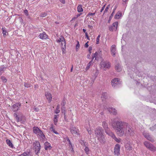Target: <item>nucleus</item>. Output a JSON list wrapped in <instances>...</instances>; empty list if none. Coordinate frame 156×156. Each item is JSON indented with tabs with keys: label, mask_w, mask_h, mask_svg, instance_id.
Returning <instances> with one entry per match:
<instances>
[{
	"label": "nucleus",
	"mask_w": 156,
	"mask_h": 156,
	"mask_svg": "<svg viewBox=\"0 0 156 156\" xmlns=\"http://www.w3.org/2000/svg\"><path fill=\"white\" fill-rule=\"evenodd\" d=\"M129 0H122L123 2V4H127V2Z\"/></svg>",
	"instance_id": "57"
},
{
	"label": "nucleus",
	"mask_w": 156,
	"mask_h": 156,
	"mask_svg": "<svg viewBox=\"0 0 156 156\" xmlns=\"http://www.w3.org/2000/svg\"><path fill=\"white\" fill-rule=\"evenodd\" d=\"M101 67L105 68H108L110 66V63L108 62L101 61Z\"/></svg>",
	"instance_id": "10"
},
{
	"label": "nucleus",
	"mask_w": 156,
	"mask_h": 156,
	"mask_svg": "<svg viewBox=\"0 0 156 156\" xmlns=\"http://www.w3.org/2000/svg\"><path fill=\"white\" fill-rule=\"evenodd\" d=\"M98 138V140L99 142L101 144H104L106 142V139L104 135L99 136Z\"/></svg>",
	"instance_id": "9"
},
{
	"label": "nucleus",
	"mask_w": 156,
	"mask_h": 156,
	"mask_svg": "<svg viewBox=\"0 0 156 156\" xmlns=\"http://www.w3.org/2000/svg\"><path fill=\"white\" fill-rule=\"evenodd\" d=\"M65 39L64 37L62 36H61L58 39L56 40V41L58 43L60 42L61 43L62 42V41H63V39Z\"/></svg>",
	"instance_id": "30"
},
{
	"label": "nucleus",
	"mask_w": 156,
	"mask_h": 156,
	"mask_svg": "<svg viewBox=\"0 0 156 156\" xmlns=\"http://www.w3.org/2000/svg\"><path fill=\"white\" fill-rule=\"evenodd\" d=\"M24 85L25 87L27 88L30 87H31V85L28 83H25Z\"/></svg>",
	"instance_id": "41"
},
{
	"label": "nucleus",
	"mask_w": 156,
	"mask_h": 156,
	"mask_svg": "<svg viewBox=\"0 0 156 156\" xmlns=\"http://www.w3.org/2000/svg\"><path fill=\"white\" fill-rule=\"evenodd\" d=\"M145 146L148 148L150 146V145L151 144L147 141H145L144 143Z\"/></svg>",
	"instance_id": "31"
},
{
	"label": "nucleus",
	"mask_w": 156,
	"mask_h": 156,
	"mask_svg": "<svg viewBox=\"0 0 156 156\" xmlns=\"http://www.w3.org/2000/svg\"><path fill=\"white\" fill-rule=\"evenodd\" d=\"M127 123L121 120L115 121L113 119L112 126L115 129L117 134L120 136H122L125 133L126 127Z\"/></svg>",
	"instance_id": "1"
},
{
	"label": "nucleus",
	"mask_w": 156,
	"mask_h": 156,
	"mask_svg": "<svg viewBox=\"0 0 156 156\" xmlns=\"http://www.w3.org/2000/svg\"><path fill=\"white\" fill-rule=\"evenodd\" d=\"M145 146L148 148L150 146V145L151 144L147 141H145L144 143Z\"/></svg>",
	"instance_id": "32"
},
{
	"label": "nucleus",
	"mask_w": 156,
	"mask_h": 156,
	"mask_svg": "<svg viewBox=\"0 0 156 156\" xmlns=\"http://www.w3.org/2000/svg\"><path fill=\"white\" fill-rule=\"evenodd\" d=\"M122 15L121 13L117 12L116 14L115 15L114 18L115 19H118L119 18L120 16H121Z\"/></svg>",
	"instance_id": "29"
},
{
	"label": "nucleus",
	"mask_w": 156,
	"mask_h": 156,
	"mask_svg": "<svg viewBox=\"0 0 156 156\" xmlns=\"http://www.w3.org/2000/svg\"><path fill=\"white\" fill-rule=\"evenodd\" d=\"M95 14V13H91V12H89L88 14V16H93Z\"/></svg>",
	"instance_id": "56"
},
{
	"label": "nucleus",
	"mask_w": 156,
	"mask_h": 156,
	"mask_svg": "<svg viewBox=\"0 0 156 156\" xmlns=\"http://www.w3.org/2000/svg\"><path fill=\"white\" fill-rule=\"evenodd\" d=\"M1 79L2 80V82L4 83H6L7 81V80L6 78L4 76H2L1 77Z\"/></svg>",
	"instance_id": "37"
},
{
	"label": "nucleus",
	"mask_w": 156,
	"mask_h": 156,
	"mask_svg": "<svg viewBox=\"0 0 156 156\" xmlns=\"http://www.w3.org/2000/svg\"><path fill=\"white\" fill-rule=\"evenodd\" d=\"M77 42V44H76V50H77V49H78V41L77 40L76 41Z\"/></svg>",
	"instance_id": "63"
},
{
	"label": "nucleus",
	"mask_w": 156,
	"mask_h": 156,
	"mask_svg": "<svg viewBox=\"0 0 156 156\" xmlns=\"http://www.w3.org/2000/svg\"><path fill=\"white\" fill-rule=\"evenodd\" d=\"M59 105H58L57 106L56 110L55 111V113L56 114H58L60 112V110H59Z\"/></svg>",
	"instance_id": "39"
},
{
	"label": "nucleus",
	"mask_w": 156,
	"mask_h": 156,
	"mask_svg": "<svg viewBox=\"0 0 156 156\" xmlns=\"http://www.w3.org/2000/svg\"><path fill=\"white\" fill-rule=\"evenodd\" d=\"M105 109H107L109 112L112 113L113 115H115L117 114L116 110L115 108H107L106 107L105 108Z\"/></svg>",
	"instance_id": "13"
},
{
	"label": "nucleus",
	"mask_w": 156,
	"mask_h": 156,
	"mask_svg": "<svg viewBox=\"0 0 156 156\" xmlns=\"http://www.w3.org/2000/svg\"><path fill=\"white\" fill-rule=\"evenodd\" d=\"M34 110L35 111L38 112L39 110V109L38 108L35 107L34 108Z\"/></svg>",
	"instance_id": "61"
},
{
	"label": "nucleus",
	"mask_w": 156,
	"mask_h": 156,
	"mask_svg": "<svg viewBox=\"0 0 156 156\" xmlns=\"http://www.w3.org/2000/svg\"><path fill=\"white\" fill-rule=\"evenodd\" d=\"M80 143L83 146L85 147L87 146L88 143L85 141L84 140H80Z\"/></svg>",
	"instance_id": "25"
},
{
	"label": "nucleus",
	"mask_w": 156,
	"mask_h": 156,
	"mask_svg": "<svg viewBox=\"0 0 156 156\" xmlns=\"http://www.w3.org/2000/svg\"><path fill=\"white\" fill-rule=\"evenodd\" d=\"M83 9L82 7V5H79V12H83Z\"/></svg>",
	"instance_id": "40"
},
{
	"label": "nucleus",
	"mask_w": 156,
	"mask_h": 156,
	"mask_svg": "<svg viewBox=\"0 0 156 156\" xmlns=\"http://www.w3.org/2000/svg\"><path fill=\"white\" fill-rule=\"evenodd\" d=\"M39 37L41 39H46L47 37V35L45 33H43L42 34H40Z\"/></svg>",
	"instance_id": "20"
},
{
	"label": "nucleus",
	"mask_w": 156,
	"mask_h": 156,
	"mask_svg": "<svg viewBox=\"0 0 156 156\" xmlns=\"http://www.w3.org/2000/svg\"><path fill=\"white\" fill-rule=\"evenodd\" d=\"M66 140L68 142H69V144L71 145V143L70 142V141L68 137L66 136Z\"/></svg>",
	"instance_id": "52"
},
{
	"label": "nucleus",
	"mask_w": 156,
	"mask_h": 156,
	"mask_svg": "<svg viewBox=\"0 0 156 156\" xmlns=\"http://www.w3.org/2000/svg\"><path fill=\"white\" fill-rule=\"evenodd\" d=\"M85 148L84 149V151L87 154H88L89 153V148L87 147V146H85Z\"/></svg>",
	"instance_id": "38"
},
{
	"label": "nucleus",
	"mask_w": 156,
	"mask_h": 156,
	"mask_svg": "<svg viewBox=\"0 0 156 156\" xmlns=\"http://www.w3.org/2000/svg\"><path fill=\"white\" fill-rule=\"evenodd\" d=\"M109 136H111L113 139L115 136V135L113 132L111 133Z\"/></svg>",
	"instance_id": "53"
},
{
	"label": "nucleus",
	"mask_w": 156,
	"mask_h": 156,
	"mask_svg": "<svg viewBox=\"0 0 156 156\" xmlns=\"http://www.w3.org/2000/svg\"><path fill=\"white\" fill-rule=\"evenodd\" d=\"M70 130L71 133L73 134H77V132L76 129L75 127L71 126L70 128Z\"/></svg>",
	"instance_id": "19"
},
{
	"label": "nucleus",
	"mask_w": 156,
	"mask_h": 156,
	"mask_svg": "<svg viewBox=\"0 0 156 156\" xmlns=\"http://www.w3.org/2000/svg\"><path fill=\"white\" fill-rule=\"evenodd\" d=\"M148 149L152 151H155L156 150V147L152 144H151Z\"/></svg>",
	"instance_id": "27"
},
{
	"label": "nucleus",
	"mask_w": 156,
	"mask_h": 156,
	"mask_svg": "<svg viewBox=\"0 0 156 156\" xmlns=\"http://www.w3.org/2000/svg\"><path fill=\"white\" fill-rule=\"evenodd\" d=\"M4 67H0V75H1L3 72Z\"/></svg>",
	"instance_id": "46"
},
{
	"label": "nucleus",
	"mask_w": 156,
	"mask_h": 156,
	"mask_svg": "<svg viewBox=\"0 0 156 156\" xmlns=\"http://www.w3.org/2000/svg\"><path fill=\"white\" fill-rule=\"evenodd\" d=\"M58 115H55L54 117V122L55 125H56L58 122Z\"/></svg>",
	"instance_id": "26"
},
{
	"label": "nucleus",
	"mask_w": 156,
	"mask_h": 156,
	"mask_svg": "<svg viewBox=\"0 0 156 156\" xmlns=\"http://www.w3.org/2000/svg\"><path fill=\"white\" fill-rule=\"evenodd\" d=\"M24 12L25 15H26L27 16H28V11L27 10H25L24 11Z\"/></svg>",
	"instance_id": "54"
},
{
	"label": "nucleus",
	"mask_w": 156,
	"mask_h": 156,
	"mask_svg": "<svg viewBox=\"0 0 156 156\" xmlns=\"http://www.w3.org/2000/svg\"><path fill=\"white\" fill-rule=\"evenodd\" d=\"M103 130L102 127L100 126L98 127L95 130V133L96 135V136L98 137L99 136L102 135L103 134L102 132Z\"/></svg>",
	"instance_id": "6"
},
{
	"label": "nucleus",
	"mask_w": 156,
	"mask_h": 156,
	"mask_svg": "<svg viewBox=\"0 0 156 156\" xmlns=\"http://www.w3.org/2000/svg\"><path fill=\"white\" fill-rule=\"evenodd\" d=\"M45 146V150L49 149V150H51L52 147L51 146L50 143H48V142H46L44 144Z\"/></svg>",
	"instance_id": "18"
},
{
	"label": "nucleus",
	"mask_w": 156,
	"mask_h": 156,
	"mask_svg": "<svg viewBox=\"0 0 156 156\" xmlns=\"http://www.w3.org/2000/svg\"><path fill=\"white\" fill-rule=\"evenodd\" d=\"M105 132L109 136L110 135V134L112 133V132H111L109 129H106V130H105Z\"/></svg>",
	"instance_id": "36"
},
{
	"label": "nucleus",
	"mask_w": 156,
	"mask_h": 156,
	"mask_svg": "<svg viewBox=\"0 0 156 156\" xmlns=\"http://www.w3.org/2000/svg\"><path fill=\"white\" fill-rule=\"evenodd\" d=\"M115 45L114 44L112 45L111 48V51L112 55L113 56H115Z\"/></svg>",
	"instance_id": "15"
},
{
	"label": "nucleus",
	"mask_w": 156,
	"mask_h": 156,
	"mask_svg": "<svg viewBox=\"0 0 156 156\" xmlns=\"http://www.w3.org/2000/svg\"><path fill=\"white\" fill-rule=\"evenodd\" d=\"M94 62L92 61V60H91V61L87 64L86 67V69L87 70L88 69L90 68V65L92 64Z\"/></svg>",
	"instance_id": "28"
},
{
	"label": "nucleus",
	"mask_w": 156,
	"mask_h": 156,
	"mask_svg": "<svg viewBox=\"0 0 156 156\" xmlns=\"http://www.w3.org/2000/svg\"><path fill=\"white\" fill-rule=\"evenodd\" d=\"M107 94L106 93H103L102 94V97L105 98V97L106 96Z\"/></svg>",
	"instance_id": "49"
},
{
	"label": "nucleus",
	"mask_w": 156,
	"mask_h": 156,
	"mask_svg": "<svg viewBox=\"0 0 156 156\" xmlns=\"http://www.w3.org/2000/svg\"><path fill=\"white\" fill-rule=\"evenodd\" d=\"M88 41L87 42V43H86L84 45V46L86 48H87L88 46Z\"/></svg>",
	"instance_id": "62"
},
{
	"label": "nucleus",
	"mask_w": 156,
	"mask_h": 156,
	"mask_svg": "<svg viewBox=\"0 0 156 156\" xmlns=\"http://www.w3.org/2000/svg\"><path fill=\"white\" fill-rule=\"evenodd\" d=\"M95 58V60H97V58H98V57H97L96 55H94V54H93L91 60H92V61H93V60L94 59V58Z\"/></svg>",
	"instance_id": "50"
},
{
	"label": "nucleus",
	"mask_w": 156,
	"mask_h": 156,
	"mask_svg": "<svg viewBox=\"0 0 156 156\" xmlns=\"http://www.w3.org/2000/svg\"><path fill=\"white\" fill-rule=\"evenodd\" d=\"M120 150V146L118 144H116L114 148V154L117 156L119 154V151Z\"/></svg>",
	"instance_id": "7"
},
{
	"label": "nucleus",
	"mask_w": 156,
	"mask_h": 156,
	"mask_svg": "<svg viewBox=\"0 0 156 156\" xmlns=\"http://www.w3.org/2000/svg\"><path fill=\"white\" fill-rule=\"evenodd\" d=\"M45 95L46 98L48 100L49 103H50L51 101L52 98L51 94L49 92H47L45 93Z\"/></svg>",
	"instance_id": "17"
},
{
	"label": "nucleus",
	"mask_w": 156,
	"mask_h": 156,
	"mask_svg": "<svg viewBox=\"0 0 156 156\" xmlns=\"http://www.w3.org/2000/svg\"><path fill=\"white\" fill-rule=\"evenodd\" d=\"M33 131L34 133L36 134L37 136H40L42 139L44 140L45 138L42 131L37 127H33Z\"/></svg>",
	"instance_id": "2"
},
{
	"label": "nucleus",
	"mask_w": 156,
	"mask_h": 156,
	"mask_svg": "<svg viewBox=\"0 0 156 156\" xmlns=\"http://www.w3.org/2000/svg\"><path fill=\"white\" fill-rule=\"evenodd\" d=\"M110 7V5H108L107 7H106V8L105 10H104V14L105 12H107L108 10V9H109V8Z\"/></svg>",
	"instance_id": "47"
},
{
	"label": "nucleus",
	"mask_w": 156,
	"mask_h": 156,
	"mask_svg": "<svg viewBox=\"0 0 156 156\" xmlns=\"http://www.w3.org/2000/svg\"><path fill=\"white\" fill-rule=\"evenodd\" d=\"M21 105V104L20 103H16L13 105L12 109L14 112L16 111L19 109Z\"/></svg>",
	"instance_id": "11"
},
{
	"label": "nucleus",
	"mask_w": 156,
	"mask_h": 156,
	"mask_svg": "<svg viewBox=\"0 0 156 156\" xmlns=\"http://www.w3.org/2000/svg\"><path fill=\"white\" fill-rule=\"evenodd\" d=\"M113 139L116 141V142L118 143H119L120 141V138H117L116 136H115Z\"/></svg>",
	"instance_id": "43"
},
{
	"label": "nucleus",
	"mask_w": 156,
	"mask_h": 156,
	"mask_svg": "<svg viewBox=\"0 0 156 156\" xmlns=\"http://www.w3.org/2000/svg\"><path fill=\"white\" fill-rule=\"evenodd\" d=\"M2 33L3 34V36L5 37V36L6 35V30L5 29L3 28H2Z\"/></svg>",
	"instance_id": "42"
},
{
	"label": "nucleus",
	"mask_w": 156,
	"mask_h": 156,
	"mask_svg": "<svg viewBox=\"0 0 156 156\" xmlns=\"http://www.w3.org/2000/svg\"><path fill=\"white\" fill-rule=\"evenodd\" d=\"M30 151L25 152L22 154V155H24L25 156H29V155L30 156Z\"/></svg>",
	"instance_id": "35"
},
{
	"label": "nucleus",
	"mask_w": 156,
	"mask_h": 156,
	"mask_svg": "<svg viewBox=\"0 0 156 156\" xmlns=\"http://www.w3.org/2000/svg\"><path fill=\"white\" fill-rule=\"evenodd\" d=\"M47 15V13L46 12H42L40 14V17H44L46 16Z\"/></svg>",
	"instance_id": "34"
},
{
	"label": "nucleus",
	"mask_w": 156,
	"mask_h": 156,
	"mask_svg": "<svg viewBox=\"0 0 156 156\" xmlns=\"http://www.w3.org/2000/svg\"><path fill=\"white\" fill-rule=\"evenodd\" d=\"M126 148L128 150L130 151L132 150V147L130 146L129 145H128L127 146L126 145Z\"/></svg>",
	"instance_id": "44"
},
{
	"label": "nucleus",
	"mask_w": 156,
	"mask_h": 156,
	"mask_svg": "<svg viewBox=\"0 0 156 156\" xmlns=\"http://www.w3.org/2000/svg\"><path fill=\"white\" fill-rule=\"evenodd\" d=\"M105 5H104L103 7L101 9L100 11L101 12H102L105 9Z\"/></svg>",
	"instance_id": "58"
},
{
	"label": "nucleus",
	"mask_w": 156,
	"mask_h": 156,
	"mask_svg": "<svg viewBox=\"0 0 156 156\" xmlns=\"http://www.w3.org/2000/svg\"><path fill=\"white\" fill-rule=\"evenodd\" d=\"M112 86L115 87H117L121 84V81L119 78H115L112 80Z\"/></svg>",
	"instance_id": "4"
},
{
	"label": "nucleus",
	"mask_w": 156,
	"mask_h": 156,
	"mask_svg": "<svg viewBox=\"0 0 156 156\" xmlns=\"http://www.w3.org/2000/svg\"><path fill=\"white\" fill-rule=\"evenodd\" d=\"M125 131V133L128 136H133L134 134V132L133 128L128 123L126 127Z\"/></svg>",
	"instance_id": "3"
},
{
	"label": "nucleus",
	"mask_w": 156,
	"mask_h": 156,
	"mask_svg": "<svg viewBox=\"0 0 156 156\" xmlns=\"http://www.w3.org/2000/svg\"><path fill=\"white\" fill-rule=\"evenodd\" d=\"M76 17H74L73 18L72 20H71V21H73V20H75V19H76L78 17V14H77L76 15Z\"/></svg>",
	"instance_id": "59"
},
{
	"label": "nucleus",
	"mask_w": 156,
	"mask_h": 156,
	"mask_svg": "<svg viewBox=\"0 0 156 156\" xmlns=\"http://www.w3.org/2000/svg\"><path fill=\"white\" fill-rule=\"evenodd\" d=\"M143 135L146 138L151 142L154 141V140L153 139L149 134L147 133L144 132L143 133Z\"/></svg>",
	"instance_id": "12"
},
{
	"label": "nucleus",
	"mask_w": 156,
	"mask_h": 156,
	"mask_svg": "<svg viewBox=\"0 0 156 156\" xmlns=\"http://www.w3.org/2000/svg\"><path fill=\"white\" fill-rule=\"evenodd\" d=\"M100 35H99L97 38V39H96V41H97V43H96V44H99V39H100Z\"/></svg>",
	"instance_id": "45"
},
{
	"label": "nucleus",
	"mask_w": 156,
	"mask_h": 156,
	"mask_svg": "<svg viewBox=\"0 0 156 156\" xmlns=\"http://www.w3.org/2000/svg\"><path fill=\"white\" fill-rule=\"evenodd\" d=\"M14 116L16 118V120L18 122H20V118L19 117V115H18L16 113L14 114Z\"/></svg>",
	"instance_id": "33"
},
{
	"label": "nucleus",
	"mask_w": 156,
	"mask_h": 156,
	"mask_svg": "<svg viewBox=\"0 0 156 156\" xmlns=\"http://www.w3.org/2000/svg\"><path fill=\"white\" fill-rule=\"evenodd\" d=\"M87 131L88 132V133L90 135L91 134V131L90 130V129H87Z\"/></svg>",
	"instance_id": "55"
},
{
	"label": "nucleus",
	"mask_w": 156,
	"mask_h": 156,
	"mask_svg": "<svg viewBox=\"0 0 156 156\" xmlns=\"http://www.w3.org/2000/svg\"><path fill=\"white\" fill-rule=\"evenodd\" d=\"M6 143L9 146L11 147L12 148H13V145L12 143L10 140L9 139H7L6 140Z\"/></svg>",
	"instance_id": "22"
},
{
	"label": "nucleus",
	"mask_w": 156,
	"mask_h": 156,
	"mask_svg": "<svg viewBox=\"0 0 156 156\" xmlns=\"http://www.w3.org/2000/svg\"><path fill=\"white\" fill-rule=\"evenodd\" d=\"M114 13V10H113L112 13L111 15V16L109 17V22L110 21V20L112 18L113 16V15Z\"/></svg>",
	"instance_id": "48"
},
{
	"label": "nucleus",
	"mask_w": 156,
	"mask_h": 156,
	"mask_svg": "<svg viewBox=\"0 0 156 156\" xmlns=\"http://www.w3.org/2000/svg\"><path fill=\"white\" fill-rule=\"evenodd\" d=\"M115 69L117 72H120L122 70V68L119 63L117 64L115 66Z\"/></svg>",
	"instance_id": "21"
},
{
	"label": "nucleus",
	"mask_w": 156,
	"mask_h": 156,
	"mask_svg": "<svg viewBox=\"0 0 156 156\" xmlns=\"http://www.w3.org/2000/svg\"><path fill=\"white\" fill-rule=\"evenodd\" d=\"M85 35H86V37H87V38L89 40L88 35V34L87 32L85 33Z\"/></svg>",
	"instance_id": "60"
},
{
	"label": "nucleus",
	"mask_w": 156,
	"mask_h": 156,
	"mask_svg": "<svg viewBox=\"0 0 156 156\" xmlns=\"http://www.w3.org/2000/svg\"><path fill=\"white\" fill-rule=\"evenodd\" d=\"M19 117H20V121L23 122L25 121L26 119L25 117L22 114L19 115Z\"/></svg>",
	"instance_id": "24"
},
{
	"label": "nucleus",
	"mask_w": 156,
	"mask_h": 156,
	"mask_svg": "<svg viewBox=\"0 0 156 156\" xmlns=\"http://www.w3.org/2000/svg\"><path fill=\"white\" fill-rule=\"evenodd\" d=\"M61 49L62 51V53H65L66 49V42L65 39H63V41L61 42Z\"/></svg>",
	"instance_id": "14"
},
{
	"label": "nucleus",
	"mask_w": 156,
	"mask_h": 156,
	"mask_svg": "<svg viewBox=\"0 0 156 156\" xmlns=\"http://www.w3.org/2000/svg\"><path fill=\"white\" fill-rule=\"evenodd\" d=\"M95 58V60H97V58H98V57H97L96 55H94V54H93L91 60H92V61H93V60L94 59V58Z\"/></svg>",
	"instance_id": "51"
},
{
	"label": "nucleus",
	"mask_w": 156,
	"mask_h": 156,
	"mask_svg": "<svg viewBox=\"0 0 156 156\" xmlns=\"http://www.w3.org/2000/svg\"><path fill=\"white\" fill-rule=\"evenodd\" d=\"M102 126L105 130H106V129H108L107 123H106V122L105 121L102 122Z\"/></svg>",
	"instance_id": "23"
},
{
	"label": "nucleus",
	"mask_w": 156,
	"mask_h": 156,
	"mask_svg": "<svg viewBox=\"0 0 156 156\" xmlns=\"http://www.w3.org/2000/svg\"><path fill=\"white\" fill-rule=\"evenodd\" d=\"M33 145L34 147V148L37 150L36 154L37 155L39 156V154L40 153L41 150V146L40 142L38 141H35L34 142Z\"/></svg>",
	"instance_id": "5"
},
{
	"label": "nucleus",
	"mask_w": 156,
	"mask_h": 156,
	"mask_svg": "<svg viewBox=\"0 0 156 156\" xmlns=\"http://www.w3.org/2000/svg\"><path fill=\"white\" fill-rule=\"evenodd\" d=\"M66 103V101L64 99H63L62 103L61 110L62 113L65 112V105Z\"/></svg>",
	"instance_id": "16"
},
{
	"label": "nucleus",
	"mask_w": 156,
	"mask_h": 156,
	"mask_svg": "<svg viewBox=\"0 0 156 156\" xmlns=\"http://www.w3.org/2000/svg\"><path fill=\"white\" fill-rule=\"evenodd\" d=\"M118 23L117 22L114 23L112 25L109 27V30L111 31H113L114 30L116 31L117 29Z\"/></svg>",
	"instance_id": "8"
},
{
	"label": "nucleus",
	"mask_w": 156,
	"mask_h": 156,
	"mask_svg": "<svg viewBox=\"0 0 156 156\" xmlns=\"http://www.w3.org/2000/svg\"><path fill=\"white\" fill-rule=\"evenodd\" d=\"M59 1L63 4H64L65 3V0H59Z\"/></svg>",
	"instance_id": "64"
}]
</instances>
